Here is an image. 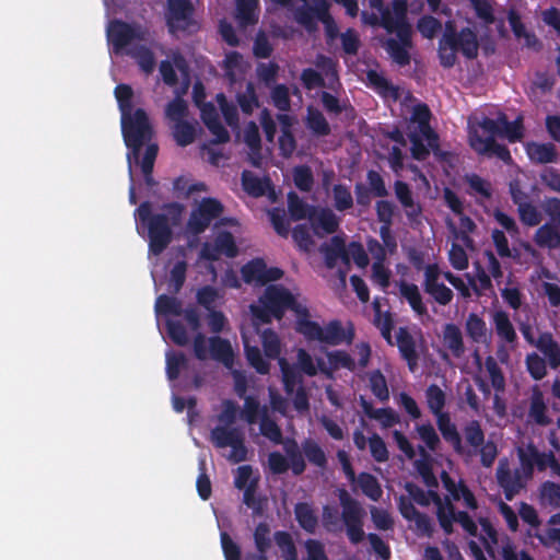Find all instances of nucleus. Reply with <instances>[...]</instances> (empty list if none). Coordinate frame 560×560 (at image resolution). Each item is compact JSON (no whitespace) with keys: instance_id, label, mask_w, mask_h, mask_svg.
Returning a JSON list of instances; mask_svg holds the SVG:
<instances>
[{"instance_id":"obj_21","label":"nucleus","mask_w":560,"mask_h":560,"mask_svg":"<svg viewBox=\"0 0 560 560\" xmlns=\"http://www.w3.org/2000/svg\"><path fill=\"white\" fill-rule=\"evenodd\" d=\"M201 119L208 130L215 137L213 143H225L230 140V133L222 125L219 115L213 105H209L201 110Z\"/></svg>"},{"instance_id":"obj_63","label":"nucleus","mask_w":560,"mask_h":560,"mask_svg":"<svg viewBox=\"0 0 560 560\" xmlns=\"http://www.w3.org/2000/svg\"><path fill=\"white\" fill-rule=\"evenodd\" d=\"M294 20L302 25L308 33L317 30V22L315 20V9L303 4L295 9Z\"/></svg>"},{"instance_id":"obj_53","label":"nucleus","mask_w":560,"mask_h":560,"mask_svg":"<svg viewBox=\"0 0 560 560\" xmlns=\"http://www.w3.org/2000/svg\"><path fill=\"white\" fill-rule=\"evenodd\" d=\"M264 353L268 359H278L281 352V342L277 332L267 328L261 334Z\"/></svg>"},{"instance_id":"obj_38","label":"nucleus","mask_w":560,"mask_h":560,"mask_svg":"<svg viewBox=\"0 0 560 560\" xmlns=\"http://www.w3.org/2000/svg\"><path fill=\"white\" fill-rule=\"evenodd\" d=\"M242 187L249 196L258 198L266 194L269 178L261 179L253 172L244 170L241 175Z\"/></svg>"},{"instance_id":"obj_57","label":"nucleus","mask_w":560,"mask_h":560,"mask_svg":"<svg viewBox=\"0 0 560 560\" xmlns=\"http://www.w3.org/2000/svg\"><path fill=\"white\" fill-rule=\"evenodd\" d=\"M370 389L373 395L381 401L389 399V390L385 376L380 370H375L369 377Z\"/></svg>"},{"instance_id":"obj_8","label":"nucleus","mask_w":560,"mask_h":560,"mask_svg":"<svg viewBox=\"0 0 560 560\" xmlns=\"http://www.w3.org/2000/svg\"><path fill=\"white\" fill-rule=\"evenodd\" d=\"M107 40L116 55L122 54L133 42L148 39L149 31L139 23L112 20L106 28Z\"/></svg>"},{"instance_id":"obj_29","label":"nucleus","mask_w":560,"mask_h":560,"mask_svg":"<svg viewBox=\"0 0 560 560\" xmlns=\"http://www.w3.org/2000/svg\"><path fill=\"white\" fill-rule=\"evenodd\" d=\"M288 212L293 221L310 220L316 212V207L305 202L295 191H289L287 195Z\"/></svg>"},{"instance_id":"obj_27","label":"nucleus","mask_w":560,"mask_h":560,"mask_svg":"<svg viewBox=\"0 0 560 560\" xmlns=\"http://www.w3.org/2000/svg\"><path fill=\"white\" fill-rule=\"evenodd\" d=\"M209 354L218 362L225 366H231L234 359L232 346L228 339L219 336H212L208 339Z\"/></svg>"},{"instance_id":"obj_48","label":"nucleus","mask_w":560,"mask_h":560,"mask_svg":"<svg viewBox=\"0 0 560 560\" xmlns=\"http://www.w3.org/2000/svg\"><path fill=\"white\" fill-rule=\"evenodd\" d=\"M273 539L281 551L283 560H296L298 550L293 538L289 532L277 530L273 534Z\"/></svg>"},{"instance_id":"obj_55","label":"nucleus","mask_w":560,"mask_h":560,"mask_svg":"<svg viewBox=\"0 0 560 560\" xmlns=\"http://www.w3.org/2000/svg\"><path fill=\"white\" fill-rule=\"evenodd\" d=\"M425 398L428 408L433 415L443 411L446 404V396L439 385H429L425 389Z\"/></svg>"},{"instance_id":"obj_23","label":"nucleus","mask_w":560,"mask_h":560,"mask_svg":"<svg viewBox=\"0 0 560 560\" xmlns=\"http://www.w3.org/2000/svg\"><path fill=\"white\" fill-rule=\"evenodd\" d=\"M525 149L529 160L534 163L547 164L558 160L556 145L551 142L538 143L532 141L526 144Z\"/></svg>"},{"instance_id":"obj_60","label":"nucleus","mask_w":560,"mask_h":560,"mask_svg":"<svg viewBox=\"0 0 560 560\" xmlns=\"http://www.w3.org/2000/svg\"><path fill=\"white\" fill-rule=\"evenodd\" d=\"M423 291L431 296L435 303L443 306L450 304L454 298L453 291L441 281L423 288Z\"/></svg>"},{"instance_id":"obj_43","label":"nucleus","mask_w":560,"mask_h":560,"mask_svg":"<svg viewBox=\"0 0 560 560\" xmlns=\"http://www.w3.org/2000/svg\"><path fill=\"white\" fill-rule=\"evenodd\" d=\"M315 66L317 69H319V72L325 75L328 80L327 86L329 89H334L335 84L339 83V75L337 70V61H335L332 58L318 54L315 58Z\"/></svg>"},{"instance_id":"obj_18","label":"nucleus","mask_w":560,"mask_h":560,"mask_svg":"<svg viewBox=\"0 0 560 560\" xmlns=\"http://www.w3.org/2000/svg\"><path fill=\"white\" fill-rule=\"evenodd\" d=\"M172 60H162L159 67L163 82L168 86H175L178 83L176 70L182 74L187 75L189 65L184 55L179 51L172 54Z\"/></svg>"},{"instance_id":"obj_32","label":"nucleus","mask_w":560,"mask_h":560,"mask_svg":"<svg viewBox=\"0 0 560 560\" xmlns=\"http://www.w3.org/2000/svg\"><path fill=\"white\" fill-rule=\"evenodd\" d=\"M443 342L455 358H460L465 353L463 334L457 325L453 323L444 325Z\"/></svg>"},{"instance_id":"obj_7","label":"nucleus","mask_w":560,"mask_h":560,"mask_svg":"<svg viewBox=\"0 0 560 560\" xmlns=\"http://www.w3.org/2000/svg\"><path fill=\"white\" fill-rule=\"evenodd\" d=\"M463 435L465 452L458 455L465 457L479 455L481 466L490 468L494 464L499 452L493 441H486V434L481 423L475 419L469 420L463 427Z\"/></svg>"},{"instance_id":"obj_15","label":"nucleus","mask_w":560,"mask_h":560,"mask_svg":"<svg viewBox=\"0 0 560 560\" xmlns=\"http://www.w3.org/2000/svg\"><path fill=\"white\" fill-rule=\"evenodd\" d=\"M323 335V343L330 346H339L341 343L351 345L355 337V330L353 324L350 322L345 328L340 320L332 319L325 326Z\"/></svg>"},{"instance_id":"obj_13","label":"nucleus","mask_w":560,"mask_h":560,"mask_svg":"<svg viewBox=\"0 0 560 560\" xmlns=\"http://www.w3.org/2000/svg\"><path fill=\"white\" fill-rule=\"evenodd\" d=\"M497 481L503 489L504 498L512 501L516 494L524 488L522 474L520 469L512 471L506 460H501L495 472Z\"/></svg>"},{"instance_id":"obj_59","label":"nucleus","mask_w":560,"mask_h":560,"mask_svg":"<svg viewBox=\"0 0 560 560\" xmlns=\"http://www.w3.org/2000/svg\"><path fill=\"white\" fill-rule=\"evenodd\" d=\"M115 97L121 116L132 113L133 91L130 85L120 83L115 88Z\"/></svg>"},{"instance_id":"obj_51","label":"nucleus","mask_w":560,"mask_h":560,"mask_svg":"<svg viewBox=\"0 0 560 560\" xmlns=\"http://www.w3.org/2000/svg\"><path fill=\"white\" fill-rule=\"evenodd\" d=\"M155 312L163 315L182 316L183 304L182 301L175 296L161 294L155 301Z\"/></svg>"},{"instance_id":"obj_30","label":"nucleus","mask_w":560,"mask_h":560,"mask_svg":"<svg viewBox=\"0 0 560 560\" xmlns=\"http://www.w3.org/2000/svg\"><path fill=\"white\" fill-rule=\"evenodd\" d=\"M536 347L548 359L551 369H558L560 366V345L553 339L550 332L541 334L536 341Z\"/></svg>"},{"instance_id":"obj_54","label":"nucleus","mask_w":560,"mask_h":560,"mask_svg":"<svg viewBox=\"0 0 560 560\" xmlns=\"http://www.w3.org/2000/svg\"><path fill=\"white\" fill-rule=\"evenodd\" d=\"M532 455L539 471H544L549 467L552 475L560 477V463L551 451L540 453L534 448Z\"/></svg>"},{"instance_id":"obj_26","label":"nucleus","mask_w":560,"mask_h":560,"mask_svg":"<svg viewBox=\"0 0 560 560\" xmlns=\"http://www.w3.org/2000/svg\"><path fill=\"white\" fill-rule=\"evenodd\" d=\"M534 242L539 248H560V225L544 223L536 230Z\"/></svg>"},{"instance_id":"obj_49","label":"nucleus","mask_w":560,"mask_h":560,"mask_svg":"<svg viewBox=\"0 0 560 560\" xmlns=\"http://www.w3.org/2000/svg\"><path fill=\"white\" fill-rule=\"evenodd\" d=\"M358 483L362 492L371 500L378 501L383 490L377 478L370 472H361L358 476Z\"/></svg>"},{"instance_id":"obj_34","label":"nucleus","mask_w":560,"mask_h":560,"mask_svg":"<svg viewBox=\"0 0 560 560\" xmlns=\"http://www.w3.org/2000/svg\"><path fill=\"white\" fill-rule=\"evenodd\" d=\"M128 56L136 60L140 70L149 75L155 69V57L153 51L145 45H136L126 51Z\"/></svg>"},{"instance_id":"obj_4","label":"nucleus","mask_w":560,"mask_h":560,"mask_svg":"<svg viewBox=\"0 0 560 560\" xmlns=\"http://www.w3.org/2000/svg\"><path fill=\"white\" fill-rule=\"evenodd\" d=\"M302 306L295 295L282 284H268L258 298V303L250 304L249 311L255 322L270 324L273 318L282 319L287 311L296 314Z\"/></svg>"},{"instance_id":"obj_24","label":"nucleus","mask_w":560,"mask_h":560,"mask_svg":"<svg viewBox=\"0 0 560 560\" xmlns=\"http://www.w3.org/2000/svg\"><path fill=\"white\" fill-rule=\"evenodd\" d=\"M398 289L400 296L407 301L411 310L418 316L428 314L427 305L423 302L422 295L417 284L400 280L398 283Z\"/></svg>"},{"instance_id":"obj_20","label":"nucleus","mask_w":560,"mask_h":560,"mask_svg":"<svg viewBox=\"0 0 560 560\" xmlns=\"http://www.w3.org/2000/svg\"><path fill=\"white\" fill-rule=\"evenodd\" d=\"M434 416L436 417L438 429L445 442L452 446L456 454L464 453L463 438L455 423L452 422L450 415L441 411V413H434Z\"/></svg>"},{"instance_id":"obj_39","label":"nucleus","mask_w":560,"mask_h":560,"mask_svg":"<svg viewBox=\"0 0 560 560\" xmlns=\"http://www.w3.org/2000/svg\"><path fill=\"white\" fill-rule=\"evenodd\" d=\"M279 366L282 374L283 389L288 396H291L298 386L303 385V377L284 358L279 359Z\"/></svg>"},{"instance_id":"obj_35","label":"nucleus","mask_w":560,"mask_h":560,"mask_svg":"<svg viewBox=\"0 0 560 560\" xmlns=\"http://www.w3.org/2000/svg\"><path fill=\"white\" fill-rule=\"evenodd\" d=\"M236 13L235 19L243 27L254 25L258 22L259 0H235Z\"/></svg>"},{"instance_id":"obj_56","label":"nucleus","mask_w":560,"mask_h":560,"mask_svg":"<svg viewBox=\"0 0 560 560\" xmlns=\"http://www.w3.org/2000/svg\"><path fill=\"white\" fill-rule=\"evenodd\" d=\"M334 207L337 211L343 212L353 207V197L350 188L343 184H336L332 187Z\"/></svg>"},{"instance_id":"obj_16","label":"nucleus","mask_w":560,"mask_h":560,"mask_svg":"<svg viewBox=\"0 0 560 560\" xmlns=\"http://www.w3.org/2000/svg\"><path fill=\"white\" fill-rule=\"evenodd\" d=\"M308 221L314 234L318 237L334 234L339 229V219L329 208H316V212Z\"/></svg>"},{"instance_id":"obj_25","label":"nucleus","mask_w":560,"mask_h":560,"mask_svg":"<svg viewBox=\"0 0 560 560\" xmlns=\"http://www.w3.org/2000/svg\"><path fill=\"white\" fill-rule=\"evenodd\" d=\"M433 502L438 505L436 517L439 524L446 535L454 532L453 523H457L456 509L452 502L447 501L445 505L441 503V499L435 491H430Z\"/></svg>"},{"instance_id":"obj_42","label":"nucleus","mask_w":560,"mask_h":560,"mask_svg":"<svg viewBox=\"0 0 560 560\" xmlns=\"http://www.w3.org/2000/svg\"><path fill=\"white\" fill-rule=\"evenodd\" d=\"M306 127L316 136L325 137L331 131L330 126L323 113L313 107L307 108Z\"/></svg>"},{"instance_id":"obj_6","label":"nucleus","mask_w":560,"mask_h":560,"mask_svg":"<svg viewBox=\"0 0 560 560\" xmlns=\"http://www.w3.org/2000/svg\"><path fill=\"white\" fill-rule=\"evenodd\" d=\"M121 131L125 144L129 150L127 160L131 172V164L139 163L142 147L153 137V129L145 110L138 108L131 114L121 116Z\"/></svg>"},{"instance_id":"obj_17","label":"nucleus","mask_w":560,"mask_h":560,"mask_svg":"<svg viewBox=\"0 0 560 560\" xmlns=\"http://www.w3.org/2000/svg\"><path fill=\"white\" fill-rule=\"evenodd\" d=\"M396 343L401 358L407 362L409 371L413 373L418 368L419 353L415 338L407 327H399L396 334Z\"/></svg>"},{"instance_id":"obj_64","label":"nucleus","mask_w":560,"mask_h":560,"mask_svg":"<svg viewBox=\"0 0 560 560\" xmlns=\"http://www.w3.org/2000/svg\"><path fill=\"white\" fill-rule=\"evenodd\" d=\"M261 434L270 440L275 444H281L283 442V435L280 427L277 422L270 419L265 412L260 419L259 425Z\"/></svg>"},{"instance_id":"obj_40","label":"nucleus","mask_w":560,"mask_h":560,"mask_svg":"<svg viewBox=\"0 0 560 560\" xmlns=\"http://www.w3.org/2000/svg\"><path fill=\"white\" fill-rule=\"evenodd\" d=\"M465 331L476 343H483L487 341L488 329L486 322L476 313H470L467 316Z\"/></svg>"},{"instance_id":"obj_44","label":"nucleus","mask_w":560,"mask_h":560,"mask_svg":"<svg viewBox=\"0 0 560 560\" xmlns=\"http://www.w3.org/2000/svg\"><path fill=\"white\" fill-rule=\"evenodd\" d=\"M172 136L179 147H187L196 139V126L187 120L175 122L172 127Z\"/></svg>"},{"instance_id":"obj_10","label":"nucleus","mask_w":560,"mask_h":560,"mask_svg":"<svg viewBox=\"0 0 560 560\" xmlns=\"http://www.w3.org/2000/svg\"><path fill=\"white\" fill-rule=\"evenodd\" d=\"M195 8L189 0H167L166 25L170 33L192 32L198 25L194 20Z\"/></svg>"},{"instance_id":"obj_37","label":"nucleus","mask_w":560,"mask_h":560,"mask_svg":"<svg viewBox=\"0 0 560 560\" xmlns=\"http://www.w3.org/2000/svg\"><path fill=\"white\" fill-rule=\"evenodd\" d=\"M500 132L499 137L505 138L511 143L518 142L524 136V125L522 116H518L515 120L509 121L505 114L500 113Z\"/></svg>"},{"instance_id":"obj_12","label":"nucleus","mask_w":560,"mask_h":560,"mask_svg":"<svg viewBox=\"0 0 560 560\" xmlns=\"http://www.w3.org/2000/svg\"><path fill=\"white\" fill-rule=\"evenodd\" d=\"M497 481L503 489L504 498L512 501L516 494L524 488L522 474L520 469L512 471L506 460H501L495 472Z\"/></svg>"},{"instance_id":"obj_62","label":"nucleus","mask_w":560,"mask_h":560,"mask_svg":"<svg viewBox=\"0 0 560 560\" xmlns=\"http://www.w3.org/2000/svg\"><path fill=\"white\" fill-rule=\"evenodd\" d=\"M188 115V104L185 100L177 96L167 103L165 107V116L171 121L178 122L185 120Z\"/></svg>"},{"instance_id":"obj_33","label":"nucleus","mask_w":560,"mask_h":560,"mask_svg":"<svg viewBox=\"0 0 560 560\" xmlns=\"http://www.w3.org/2000/svg\"><path fill=\"white\" fill-rule=\"evenodd\" d=\"M285 456L292 463V472L294 476H301L306 469L305 458L303 456L302 445L300 446L295 439L287 438L281 443Z\"/></svg>"},{"instance_id":"obj_52","label":"nucleus","mask_w":560,"mask_h":560,"mask_svg":"<svg viewBox=\"0 0 560 560\" xmlns=\"http://www.w3.org/2000/svg\"><path fill=\"white\" fill-rule=\"evenodd\" d=\"M293 183L295 187L303 191L310 192L314 186V175L308 165H298L292 171Z\"/></svg>"},{"instance_id":"obj_2","label":"nucleus","mask_w":560,"mask_h":560,"mask_svg":"<svg viewBox=\"0 0 560 560\" xmlns=\"http://www.w3.org/2000/svg\"><path fill=\"white\" fill-rule=\"evenodd\" d=\"M162 213H152L149 201L141 202L136 210L137 219L147 225L149 250L155 256L161 255L172 242V229L180 223L184 206L168 202L162 206Z\"/></svg>"},{"instance_id":"obj_45","label":"nucleus","mask_w":560,"mask_h":560,"mask_svg":"<svg viewBox=\"0 0 560 560\" xmlns=\"http://www.w3.org/2000/svg\"><path fill=\"white\" fill-rule=\"evenodd\" d=\"M264 271L265 260L262 258H254L241 268L242 279L247 284L254 282L262 284Z\"/></svg>"},{"instance_id":"obj_47","label":"nucleus","mask_w":560,"mask_h":560,"mask_svg":"<svg viewBox=\"0 0 560 560\" xmlns=\"http://www.w3.org/2000/svg\"><path fill=\"white\" fill-rule=\"evenodd\" d=\"M158 152H159L158 144L149 143L145 148V152H144L142 160L141 161L139 160V163H138L141 166L144 182L148 186L155 185V182L152 177V172H153V167H154V162L158 156Z\"/></svg>"},{"instance_id":"obj_9","label":"nucleus","mask_w":560,"mask_h":560,"mask_svg":"<svg viewBox=\"0 0 560 560\" xmlns=\"http://www.w3.org/2000/svg\"><path fill=\"white\" fill-rule=\"evenodd\" d=\"M210 441L217 448L231 447L228 456L231 463L237 464L247 459L248 450L240 428L214 427L210 431Z\"/></svg>"},{"instance_id":"obj_11","label":"nucleus","mask_w":560,"mask_h":560,"mask_svg":"<svg viewBox=\"0 0 560 560\" xmlns=\"http://www.w3.org/2000/svg\"><path fill=\"white\" fill-rule=\"evenodd\" d=\"M224 208L215 198H203L196 209L190 212L187 230L194 235L203 233L214 219L220 218Z\"/></svg>"},{"instance_id":"obj_41","label":"nucleus","mask_w":560,"mask_h":560,"mask_svg":"<svg viewBox=\"0 0 560 560\" xmlns=\"http://www.w3.org/2000/svg\"><path fill=\"white\" fill-rule=\"evenodd\" d=\"M323 252L325 256V262L328 268L335 267L338 258L348 260L345 240L341 236H332L330 243L326 246H323Z\"/></svg>"},{"instance_id":"obj_36","label":"nucleus","mask_w":560,"mask_h":560,"mask_svg":"<svg viewBox=\"0 0 560 560\" xmlns=\"http://www.w3.org/2000/svg\"><path fill=\"white\" fill-rule=\"evenodd\" d=\"M528 416L538 425L545 427L551 422L550 418L547 416V406L544 400V395L538 388L533 390Z\"/></svg>"},{"instance_id":"obj_14","label":"nucleus","mask_w":560,"mask_h":560,"mask_svg":"<svg viewBox=\"0 0 560 560\" xmlns=\"http://www.w3.org/2000/svg\"><path fill=\"white\" fill-rule=\"evenodd\" d=\"M469 141L471 148L479 153H492L505 163L512 160L508 147L495 142L492 137L482 138L477 130H470Z\"/></svg>"},{"instance_id":"obj_19","label":"nucleus","mask_w":560,"mask_h":560,"mask_svg":"<svg viewBox=\"0 0 560 560\" xmlns=\"http://www.w3.org/2000/svg\"><path fill=\"white\" fill-rule=\"evenodd\" d=\"M310 316L311 314L306 305L299 308L295 314V330L308 341L322 342L324 328L317 322L311 320Z\"/></svg>"},{"instance_id":"obj_61","label":"nucleus","mask_w":560,"mask_h":560,"mask_svg":"<svg viewBox=\"0 0 560 560\" xmlns=\"http://www.w3.org/2000/svg\"><path fill=\"white\" fill-rule=\"evenodd\" d=\"M221 255L234 258L238 254L234 236L229 231L219 232L213 241Z\"/></svg>"},{"instance_id":"obj_46","label":"nucleus","mask_w":560,"mask_h":560,"mask_svg":"<svg viewBox=\"0 0 560 560\" xmlns=\"http://www.w3.org/2000/svg\"><path fill=\"white\" fill-rule=\"evenodd\" d=\"M303 456L314 466L325 468L327 466V457L324 450L312 439H305L302 442Z\"/></svg>"},{"instance_id":"obj_31","label":"nucleus","mask_w":560,"mask_h":560,"mask_svg":"<svg viewBox=\"0 0 560 560\" xmlns=\"http://www.w3.org/2000/svg\"><path fill=\"white\" fill-rule=\"evenodd\" d=\"M295 520L306 533L314 534L318 526V517L312 506L307 502H298L294 505Z\"/></svg>"},{"instance_id":"obj_3","label":"nucleus","mask_w":560,"mask_h":560,"mask_svg":"<svg viewBox=\"0 0 560 560\" xmlns=\"http://www.w3.org/2000/svg\"><path fill=\"white\" fill-rule=\"evenodd\" d=\"M337 497L341 506V513L339 514L336 506L324 505L322 512L323 526L328 533H336L341 529V521L349 541L352 545H359L365 538L363 529L365 511L361 503L352 498L345 488L337 490Z\"/></svg>"},{"instance_id":"obj_1","label":"nucleus","mask_w":560,"mask_h":560,"mask_svg":"<svg viewBox=\"0 0 560 560\" xmlns=\"http://www.w3.org/2000/svg\"><path fill=\"white\" fill-rule=\"evenodd\" d=\"M362 19L373 27L381 26L387 34H395V37L385 38L382 47L397 66L402 68L410 65L413 30L408 20L407 0H392V10H385L380 16L362 12Z\"/></svg>"},{"instance_id":"obj_5","label":"nucleus","mask_w":560,"mask_h":560,"mask_svg":"<svg viewBox=\"0 0 560 560\" xmlns=\"http://www.w3.org/2000/svg\"><path fill=\"white\" fill-rule=\"evenodd\" d=\"M479 44L476 33L464 27L457 32L453 22H446L443 36L439 40L440 65L450 69L457 61V51H460L467 59H475L478 56Z\"/></svg>"},{"instance_id":"obj_50","label":"nucleus","mask_w":560,"mask_h":560,"mask_svg":"<svg viewBox=\"0 0 560 560\" xmlns=\"http://www.w3.org/2000/svg\"><path fill=\"white\" fill-rule=\"evenodd\" d=\"M539 499L542 505L560 509V485L553 481H545L539 488Z\"/></svg>"},{"instance_id":"obj_22","label":"nucleus","mask_w":560,"mask_h":560,"mask_svg":"<svg viewBox=\"0 0 560 560\" xmlns=\"http://www.w3.org/2000/svg\"><path fill=\"white\" fill-rule=\"evenodd\" d=\"M327 359L329 363V371L325 368V363L322 359L317 361L319 370L326 375H331L332 371L339 369H347L350 372L355 371L357 363L353 358L345 350H334L327 352Z\"/></svg>"},{"instance_id":"obj_58","label":"nucleus","mask_w":560,"mask_h":560,"mask_svg":"<svg viewBox=\"0 0 560 560\" xmlns=\"http://www.w3.org/2000/svg\"><path fill=\"white\" fill-rule=\"evenodd\" d=\"M187 262L178 260L170 271L168 290L176 294L178 293L186 281Z\"/></svg>"},{"instance_id":"obj_28","label":"nucleus","mask_w":560,"mask_h":560,"mask_svg":"<svg viewBox=\"0 0 560 560\" xmlns=\"http://www.w3.org/2000/svg\"><path fill=\"white\" fill-rule=\"evenodd\" d=\"M497 336L506 343H515L517 335L515 328L505 311H495L492 315Z\"/></svg>"}]
</instances>
